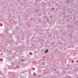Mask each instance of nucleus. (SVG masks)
<instances>
[{"label":"nucleus","instance_id":"nucleus-1","mask_svg":"<svg viewBox=\"0 0 78 78\" xmlns=\"http://www.w3.org/2000/svg\"><path fill=\"white\" fill-rule=\"evenodd\" d=\"M62 71H63V74H65L66 73V71H64V70H63Z\"/></svg>","mask_w":78,"mask_h":78},{"label":"nucleus","instance_id":"nucleus-2","mask_svg":"<svg viewBox=\"0 0 78 78\" xmlns=\"http://www.w3.org/2000/svg\"><path fill=\"white\" fill-rule=\"evenodd\" d=\"M48 50H47L45 51V53H47V52H48Z\"/></svg>","mask_w":78,"mask_h":78},{"label":"nucleus","instance_id":"nucleus-3","mask_svg":"<svg viewBox=\"0 0 78 78\" xmlns=\"http://www.w3.org/2000/svg\"><path fill=\"white\" fill-rule=\"evenodd\" d=\"M42 66H44V65H45V63H44L43 62L42 63Z\"/></svg>","mask_w":78,"mask_h":78},{"label":"nucleus","instance_id":"nucleus-4","mask_svg":"<svg viewBox=\"0 0 78 78\" xmlns=\"http://www.w3.org/2000/svg\"><path fill=\"white\" fill-rule=\"evenodd\" d=\"M34 76H36V73H34L33 74Z\"/></svg>","mask_w":78,"mask_h":78},{"label":"nucleus","instance_id":"nucleus-5","mask_svg":"<svg viewBox=\"0 0 78 78\" xmlns=\"http://www.w3.org/2000/svg\"><path fill=\"white\" fill-rule=\"evenodd\" d=\"M69 69V68H67V69H65V70H67Z\"/></svg>","mask_w":78,"mask_h":78},{"label":"nucleus","instance_id":"nucleus-6","mask_svg":"<svg viewBox=\"0 0 78 78\" xmlns=\"http://www.w3.org/2000/svg\"><path fill=\"white\" fill-rule=\"evenodd\" d=\"M21 61L22 62H23V61H24L23 59H22Z\"/></svg>","mask_w":78,"mask_h":78},{"label":"nucleus","instance_id":"nucleus-7","mask_svg":"<svg viewBox=\"0 0 78 78\" xmlns=\"http://www.w3.org/2000/svg\"><path fill=\"white\" fill-rule=\"evenodd\" d=\"M66 69V68H62V70H65V69Z\"/></svg>","mask_w":78,"mask_h":78},{"label":"nucleus","instance_id":"nucleus-8","mask_svg":"<svg viewBox=\"0 0 78 78\" xmlns=\"http://www.w3.org/2000/svg\"><path fill=\"white\" fill-rule=\"evenodd\" d=\"M36 12H39V11H38V10H37V11H36Z\"/></svg>","mask_w":78,"mask_h":78},{"label":"nucleus","instance_id":"nucleus-9","mask_svg":"<svg viewBox=\"0 0 78 78\" xmlns=\"http://www.w3.org/2000/svg\"><path fill=\"white\" fill-rule=\"evenodd\" d=\"M62 24H64V22H62Z\"/></svg>","mask_w":78,"mask_h":78},{"label":"nucleus","instance_id":"nucleus-10","mask_svg":"<svg viewBox=\"0 0 78 78\" xmlns=\"http://www.w3.org/2000/svg\"><path fill=\"white\" fill-rule=\"evenodd\" d=\"M69 0H68V2H67V3H69Z\"/></svg>","mask_w":78,"mask_h":78},{"label":"nucleus","instance_id":"nucleus-11","mask_svg":"<svg viewBox=\"0 0 78 78\" xmlns=\"http://www.w3.org/2000/svg\"><path fill=\"white\" fill-rule=\"evenodd\" d=\"M52 10H54V9H55L54 8H52Z\"/></svg>","mask_w":78,"mask_h":78},{"label":"nucleus","instance_id":"nucleus-12","mask_svg":"<svg viewBox=\"0 0 78 78\" xmlns=\"http://www.w3.org/2000/svg\"><path fill=\"white\" fill-rule=\"evenodd\" d=\"M51 44H54V42H52Z\"/></svg>","mask_w":78,"mask_h":78},{"label":"nucleus","instance_id":"nucleus-13","mask_svg":"<svg viewBox=\"0 0 78 78\" xmlns=\"http://www.w3.org/2000/svg\"><path fill=\"white\" fill-rule=\"evenodd\" d=\"M47 43H48V42H49V41H47Z\"/></svg>","mask_w":78,"mask_h":78},{"label":"nucleus","instance_id":"nucleus-14","mask_svg":"<svg viewBox=\"0 0 78 78\" xmlns=\"http://www.w3.org/2000/svg\"><path fill=\"white\" fill-rule=\"evenodd\" d=\"M73 37L72 35H71V37Z\"/></svg>","mask_w":78,"mask_h":78},{"label":"nucleus","instance_id":"nucleus-15","mask_svg":"<svg viewBox=\"0 0 78 78\" xmlns=\"http://www.w3.org/2000/svg\"><path fill=\"white\" fill-rule=\"evenodd\" d=\"M49 30L48 29H47V31H48Z\"/></svg>","mask_w":78,"mask_h":78},{"label":"nucleus","instance_id":"nucleus-16","mask_svg":"<svg viewBox=\"0 0 78 78\" xmlns=\"http://www.w3.org/2000/svg\"><path fill=\"white\" fill-rule=\"evenodd\" d=\"M54 71H56V69H55Z\"/></svg>","mask_w":78,"mask_h":78},{"label":"nucleus","instance_id":"nucleus-17","mask_svg":"<svg viewBox=\"0 0 78 78\" xmlns=\"http://www.w3.org/2000/svg\"><path fill=\"white\" fill-rule=\"evenodd\" d=\"M59 9H61V8H59Z\"/></svg>","mask_w":78,"mask_h":78},{"label":"nucleus","instance_id":"nucleus-18","mask_svg":"<svg viewBox=\"0 0 78 78\" xmlns=\"http://www.w3.org/2000/svg\"><path fill=\"white\" fill-rule=\"evenodd\" d=\"M7 20H6V21Z\"/></svg>","mask_w":78,"mask_h":78},{"label":"nucleus","instance_id":"nucleus-19","mask_svg":"<svg viewBox=\"0 0 78 78\" xmlns=\"http://www.w3.org/2000/svg\"><path fill=\"white\" fill-rule=\"evenodd\" d=\"M37 1V0H36V2Z\"/></svg>","mask_w":78,"mask_h":78},{"label":"nucleus","instance_id":"nucleus-20","mask_svg":"<svg viewBox=\"0 0 78 78\" xmlns=\"http://www.w3.org/2000/svg\"><path fill=\"white\" fill-rule=\"evenodd\" d=\"M56 5H57V4H56Z\"/></svg>","mask_w":78,"mask_h":78},{"label":"nucleus","instance_id":"nucleus-21","mask_svg":"<svg viewBox=\"0 0 78 78\" xmlns=\"http://www.w3.org/2000/svg\"><path fill=\"white\" fill-rule=\"evenodd\" d=\"M55 37V36L54 37Z\"/></svg>","mask_w":78,"mask_h":78}]
</instances>
